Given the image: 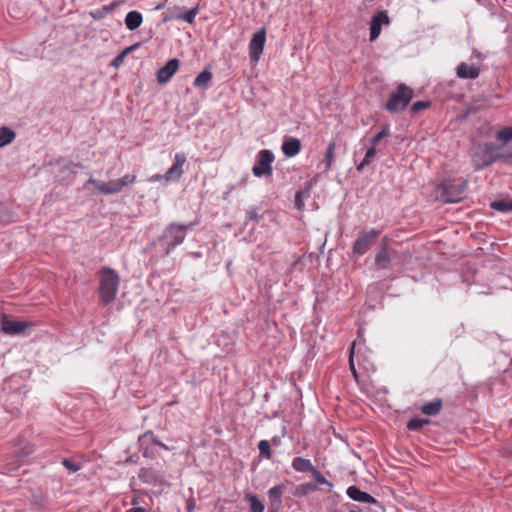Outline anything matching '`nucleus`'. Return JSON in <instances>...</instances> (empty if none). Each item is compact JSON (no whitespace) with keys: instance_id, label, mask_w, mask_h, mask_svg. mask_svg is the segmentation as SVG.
Returning a JSON list of instances; mask_svg holds the SVG:
<instances>
[{"instance_id":"obj_13","label":"nucleus","mask_w":512,"mask_h":512,"mask_svg":"<svg viewBox=\"0 0 512 512\" xmlns=\"http://www.w3.org/2000/svg\"><path fill=\"white\" fill-rule=\"evenodd\" d=\"M179 68V60L176 58L170 59L163 67L157 72V81L160 84L167 83Z\"/></svg>"},{"instance_id":"obj_55","label":"nucleus","mask_w":512,"mask_h":512,"mask_svg":"<svg viewBox=\"0 0 512 512\" xmlns=\"http://www.w3.org/2000/svg\"><path fill=\"white\" fill-rule=\"evenodd\" d=\"M349 512H361V510L358 507H354Z\"/></svg>"},{"instance_id":"obj_40","label":"nucleus","mask_w":512,"mask_h":512,"mask_svg":"<svg viewBox=\"0 0 512 512\" xmlns=\"http://www.w3.org/2000/svg\"><path fill=\"white\" fill-rule=\"evenodd\" d=\"M429 106H430V102L417 101V102L413 103L411 110H412V112H418L420 110H424V109L428 108Z\"/></svg>"},{"instance_id":"obj_42","label":"nucleus","mask_w":512,"mask_h":512,"mask_svg":"<svg viewBox=\"0 0 512 512\" xmlns=\"http://www.w3.org/2000/svg\"><path fill=\"white\" fill-rule=\"evenodd\" d=\"M246 215H247V219L250 221H257L260 218L256 209L247 210Z\"/></svg>"},{"instance_id":"obj_53","label":"nucleus","mask_w":512,"mask_h":512,"mask_svg":"<svg viewBox=\"0 0 512 512\" xmlns=\"http://www.w3.org/2000/svg\"><path fill=\"white\" fill-rule=\"evenodd\" d=\"M131 504H132V505H137V504H138V499L134 497V498L131 500Z\"/></svg>"},{"instance_id":"obj_43","label":"nucleus","mask_w":512,"mask_h":512,"mask_svg":"<svg viewBox=\"0 0 512 512\" xmlns=\"http://www.w3.org/2000/svg\"><path fill=\"white\" fill-rule=\"evenodd\" d=\"M295 206L298 210H302L304 203L302 201V192H297L295 196Z\"/></svg>"},{"instance_id":"obj_46","label":"nucleus","mask_w":512,"mask_h":512,"mask_svg":"<svg viewBox=\"0 0 512 512\" xmlns=\"http://www.w3.org/2000/svg\"><path fill=\"white\" fill-rule=\"evenodd\" d=\"M376 148L371 146L367 151H366V158H369V159H372L375 155H376Z\"/></svg>"},{"instance_id":"obj_14","label":"nucleus","mask_w":512,"mask_h":512,"mask_svg":"<svg viewBox=\"0 0 512 512\" xmlns=\"http://www.w3.org/2000/svg\"><path fill=\"white\" fill-rule=\"evenodd\" d=\"M346 494L353 501L361 503H377V500L367 492L361 491L357 486H349L346 490Z\"/></svg>"},{"instance_id":"obj_51","label":"nucleus","mask_w":512,"mask_h":512,"mask_svg":"<svg viewBox=\"0 0 512 512\" xmlns=\"http://www.w3.org/2000/svg\"><path fill=\"white\" fill-rule=\"evenodd\" d=\"M159 447H161V448H163V449H165V450H168V451H170V450H173V449H174V447H172V446H168V445H166V444H164V443H162V445H160Z\"/></svg>"},{"instance_id":"obj_38","label":"nucleus","mask_w":512,"mask_h":512,"mask_svg":"<svg viewBox=\"0 0 512 512\" xmlns=\"http://www.w3.org/2000/svg\"><path fill=\"white\" fill-rule=\"evenodd\" d=\"M316 489V485L313 483H305L298 487V495H303L308 493L309 491H313Z\"/></svg>"},{"instance_id":"obj_25","label":"nucleus","mask_w":512,"mask_h":512,"mask_svg":"<svg viewBox=\"0 0 512 512\" xmlns=\"http://www.w3.org/2000/svg\"><path fill=\"white\" fill-rule=\"evenodd\" d=\"M16 137V133L8 127H0V148L10 144Z\"/></svg>"},{"instance_id":"obj_30","label":"nucleus","mask_w":512,"mask_h":512,"mask_svg":"<svg viewBox=\"0 0 512 512\" xmlns=\"http://www.w3.org/2000/svg\"><path fill=\"white\" fill-rule=\"evenodd\" d=\"M258 449L260 451V456L261 457H264L266 459H270L271 458V456H272L271 446H270V442L268 440H261L258 443Z\"/></svg>"},{"instance_id":"obj_22","label":"nucleus","mask_w":512,"mask_h":512,"mask_svg":"<svg viewBox=\"0 0 512 512\" xmlns=\"http://www.w3.org/2000/svg\"><path fill=\"white\" fill-rule=\"evenodd\" d=\"M292 468L297 472H312L315 468L309 459L295 457L292 460Z\"/></svg>"},{"instance_id":"obj_16","label":"nucleus","mask_w":512,"mask_h":512,"mask_svg":"<svg viewBox=\"0 0 512 512\" xmlns=\"http://www.w3.org/2000/svg\"><path fill=\"white\" fill-rule=\"evenodd\" d=\"M138 478L144 483L158 485L163 483L162 475L152 468H141L138 472Z\"/></svg>"},{"instance_id":"obj_29","label":"nucleus","mask_w":512,"mask_h":512,"mask_svg":"<svg viewBox=\"0 0 512 512\" xmlns=\"http://www.w3.org/2000/svg\"><path fill=\"white\" fill-rule=\"evenodd\" d=\"M429 423L427 419L412 418L407 423V428L412 431H419L422 427Z\"/></svg>"},{"instance_id":"obj_49","label":"nucleus","mask_w":512,"mask_h":512,"mask_svg":"<svg viewBox=\"0 0 512 512\" xmlns=\"http://www.w3.org/2000/svg\"><path fill=\"white\" fill-rule=\"evenodd\" d=\"M126 512H146V510L142 507H133V508L127 509Z\"/></svg>"},{"instance_id":"obj_28","label":"nucleus","mask_w":512,"mask_h":512,"mask_svg":"<svg viewBox=\"0 0 512 512\" xmlns=\"http://www.w3.org/2000/svg\"><path fill=\"white\" fill-rule=\"evenodd\" d=\"M139 445H148L154 444L157 446L162 445V442L157 439L152 431H147L143 435H141L138 439Z\"/></svg>"},{"instance_id":"obj_24","label":"nucleus","mask_w":512,"mask_h":512,"mask_svg":"<svg viewBox=\"0 0 512 512\" xmlns=\"http://www.w3.org/2000/svg\"><path fill=\"white\" fill-rule=\"evenodd\" d=\"M212 73L208 69H204L197 77L194 79L193 85L196 88L206 89L208 87V83L212 80Z\"/></svg>"},{"instance_id":"obj_41","label":"nucleus","mask_w":512,"mask_h":512,"mask_svg":"<svg viewBox=\"0 0 512 512\" xmlns=\"http://www.w3.org/2000/svg\"><path fill=\"white\" fill-rule=\"evenodd\" d=\"M174 19H177V20H179V19H180L179 13H175L174 11H172L171 9H169V10L164 14L163 22H168V21H171V20H174Z\"/></svg>"},{"instance_id":"obj_47","label":"nucleus","mask_w":512,"mask_h":512,"mask_svg":"<svg viewBox=\"0 0 512 512\" xmlns=\"http://www.w3.org/2000/svg\"><path fill=\"white\" fill-rule=\"evenodd\" d=\"M108 13H105V6H103L101 9L97 10L95 14H93L94 18H101L107 15Z\"/></svg>"},{"instance_id":"obj_8","label":"nucleus","mask_w":512,"mask_h":512,"mask_svg":"<svg viewBox=\"0 0 512 512\" xmlns=\"http://www.w3.org/2000/svg\"><path fill=\"white\" fill-rule=\"evenodd\" d=\"M274 154L272 151L263 149L258 152L257 160L252 168L255 177H270L273 173L272 163L274 162Z\"/></svg>"},{"instance_id":"obj_6","label":"nucleus","mask_w":512,"mask_h":512,"mask_svg":"<svg viewBox=\"0 0 512 512\" xmlns=\"http://www.w3.org/2000/svg\"><path fill=\"white\" fill-rule=\"evenodd\" d=\"M193 226L192 223L180 225L176 223L169 224L162 235V239L167 244L166 254L168 255L177 245L181 244L186 236V232Z\"/></svg>"},{"instance_id":"obj_31","label":"nucleus","mask_w":512,"mask_h":512,"mask_svg":"<svg viewBox=\"0 0 512 512\" xmlns=\"http://www.w3.org/2000/svg\"><path fill=\"white\" fill-rule=\"evenodd\" d=\"M390 135V129L388 125H384L380 132H378L372 139L371 145L375 147L383 138Z\"/></svg>"},{"instance_id":"obj_7","label":"nucleus","mask_w":512,"mask_h":512,"mask_svg":"<svg viewBox=\"0 0 512 512\" xmlns=\"http://www.w3.org/2000/svg\"><path fill=\"white\" fill-rule=\"evenodd\" d=\"M380 233L381 230L377 228H372L369 231L364 232L360 236H358L352 245V255L356 257H361L365 253H367L377 241V238L380 235Z\"/></svg>"},{"instance_id":"obj_23","label":"nucleus","mask_w":512,"mask_h":512,"mask_svg":"<svg viewBox=\"0 0 512 512\" xmlns=\"http://www.w3.org/2000/svg\"><path fill=\"white\" fill-rule=\"evenodd\" d=\"M442 408L441 399H436L431 402H428L421 406V412L428 416H435L440 413Z\"/></svg>"},{"instance_id":"obj_17","label":"nucleus","mask_w":512,"mask_h":512,"mask_svg":"<svg viewBox=\"0 0 512 512\" xmlns=\"http://www.w3.org/2000/svg\"><path fill=\"white\" fill-rule=\"evenodd\" d=\"M286 487L283 484L275 485L268 490V498L270 501V507L278 510L282 505V495Z\"/></svg>"},{"instance_id":"obj_5","label":"nucleus","mask_w":512,"mask_h":512,"mask_svg":"<svg viewBox=\"0 0 512 512\" xmlns=\"http://www.w3.org/2000/svg\"><path fill=\"white\" fill-rule=\"evenodd\" d=\"M413 98V90L405 84H400L396 92L392 93L389 100L385 104L386 110L391 113L403 111L411 99Z\"/></svg>"},{"instance_id":"obj_12","label":"nucleus","mask_w":512,"mask_h":512,"mask_svg":"<svg viewBox=\"0 0 512 512\" xmlns=\"http://www.w3.org/2000/svg\"><path fill=\"white\" fill-rule=\"evenodd\" d=\"M186 162L184 153H177L174 158V164L164 174L166 181H178L183 175V165Z\"/></svg>"},{"instance_id":"obj_44","label":"nucleus","mask_w":512,"mask_h":512,"mask_svg":"<svg viewBox=\"0 0 512 512\" xmlns=\"http://www.w3.org/2000/svg\"><path fill=\"white\" fill-rule=\"evenodd\" d=\"M371 159L364 157V159L358 164L357 170L359 172L363 171V169L370 163Z\"/></svg>"},{"instance_id":"obj_48","label":"nucleus","mask_w":512,"mask_h":512,"mask_svg":"<svg viewBox=\"0 0 512 512\" xmlns=\"http://www.w3.org/2000/svg\"><path fill=\"white\" fill-rule=\"evenodd\" d=\"M161 179H164V175L156 174L150 177L151 182L160 181Z\"/></svg>"},{"instance_id":"obj_56","label":"nucleus","mask_w":512,"mask_h":512,"mask_svg":"<svg viewBox=\"0 0 512 512\" xmlns=\"http://www.w3.org/2000/svg\"><path fill=\"white\" fill-rule=\"evenodd\" d=\"M272 441H273L274 443H278V440H277L276 438H274Z\"/></svg>"},{"instance_id":"obj_35","label":"nucleus","mask_w":512,"mask_h":512,"mask_svg":"<svg viewBox=\"0 0 512 512\" xmlns=\"http://www.w3.org/2000/svg\"><path fill=\"white\" fill-rule=\"evenodd\" d=\"M316 483L318 484H323V485H327L328 488H329V491L331 490V488L333 487V484L328 481L318 470L317 468H314L313 471L311 472Z\"/></svg>"},{"instance_id":"obj_33","label":"nucleus","mask_w":512,"mask_h":512,"mask_svg":"<svg viewBox=\"0 0 512 512\" xmlns=\"http://www.w3.org/2000/svg\"><path fill=\"white\" fill-rule=\"evenodd\" d=\"M62 464L70 473H75L81 469V464L79 462H75L68 458H64L62 460Z\"/></svg>"},{"instance_id":"obj_1","label":"nucleus","mask_w":512,"mask_h":512,"mask_svg":"<svg viewBox=\"0 0 512 512\" xmlns=\"http://www.w3.org/2000/svg\"><path fill=\"white\" fill-rule=\"evenodd\" d=\"M119 283V275L115 270L109 267L100 270L99 298L102 305H108L115 300Z\"/></svg>"},{"instance_id":"obj_20","label":"nucleus","mask_w":512,"mask_h":512,"mask_svg":"<svg viewBox=\"0 0 512 512\" xmlns=\"http://www.w3.org/2000/svg\"><path fill=\"white\" fill-rule=\"evenodd\" d=\"M375 266L377 269H386L390 264V255L388 252V246L383 243L375 256Z\"/></svg>"},{"instance_id":"obj_4","label":"nucleus","mask_w":512,"mask_h":512,"mask_svg":"<svg viewBox=\"0 0 512 512\" xmlns=\"http://www.w3.org/2000/svg\"><path fill=\"white\" fill-rule=\"evenodd\" d=\"M466 190V181H447L439 188V198L445 203H458L466 197Z\"/></svg>"},{"instance_id":"obj_36","label":"nucleus","mask_w":512,"mask_h":512,"mask_svg":"<svg viewBox=\"0 0 512 512\" xmlns=\"http://www.w3.org/2000/svg\"><path fill=\"white\" fill-rule=\"evenodd\" d=\"M490 206L492 209L499 211V212H509L508 211V201H506V200L493 201Z\"/></svg>"},{"instance_id":"obj_9","label":"nucleus","mask_w":512,"mask_h":512,"mask_svg":"<svg viewBox=\"0 0 512 512\" xmlns=\"http://www.w3.org/2000/svg\"><path fill=\"white\" fill-rule=\"evenodd\" d=\"M266 41L265 29H261L254 33L249 43V57L252 61L257 62L263 53L264 45Z\"/></svg>"},{"instance_id":"obj_3","label":"nucleus","mask_w":512,"mask_h":512,"mask_svg":"<svg viewBox=\"0 0 512 512\" xmlns=\"http://www.w3.org/2000/svg\"><path fill=\"white\" fill-rule=\"evenodd\" d=\"M136 182L135 175H125L120 179L110 180L108 182L89 178L87 184H93L100 194L114 195L123 191L126 187Z\"/></svg>"},{"instance_id":"obj_15","label":"nucleus","mask_w":512,"mask_h":512,"mask_svg":"<svg viewBox=\"0 0 512 512\" xmlns=\"http://www.w3.org/2000/svg\"><path fill=\"white\" fill-rule=\"evenodd\" d=\"M480 74V68L475 65H469L465 62H461L456 69V75L461 79H476Z\"/></svg>"},{"instance_id":"obj_27","label":"nucleus","mask_w":512,"mask_h":512,"mask_svg":"<svg viewBox=\"0 0 512 512\" xmlns=\"http://www.w3.org/2000/svg\"><path fill=\"white\" fill-rule=\"evenodd\" d=\"M245 500H247L250 503V511L251 512H263L264 511V504L262 501L253 494H247L245 496Z\"/></svg>"},{"instance_id":"obj_37","label":"nucleus","mask_w":512,"mask_h":512,"mask_svg":"<svg viewBox=\"0 0 512 512\" xmlns=\"http://www.w3.org/2000/svg\"><path fill=\"white\" fill-rule=\"evenodd\" d=\"M501 161L509 162L512 161V145L504 147L501 150Z\"/></svg>"},{"instance_id":"obj_19","label":"nucleus","mask_w":512,"mask_h":512,"mask_svg":"<svg viewBox=\"0 0 512 512\" xmlns=\"http://www.w3.org/2000/svg\"><path fill=\"white\" fill-rule=\"evenodd\" d=\"M335 148V142L331 141L326 149L323 162L318 165V168L322 169L323 172L327 173L328 171L331 170L332 163L335 159Z\"/></svg>"},{"instance_id":"obj_21","label":"nucleus","mask_w":512,"mask_h":512,"mask_svg":"<svg viewBox=\"0 0 512 512\" xmlns=\"http://www.w3.org/2000/svg\"><path fill=\"white\" fill-rule=\"evenodd\" d=\"M143 17L138 11H130L125 17V25L128 30H136L142 24Z\"/></svg>"},{"instance_id":"obj_54","label":"nucleus","mask_w":512,"mask_h":512,"mask_svg":"<svg viewBox=\"0 0 512 512\" xmlns=\"http://www.w3.org/2000/svg\"><path fill=\"white\" fill-rule=\"evenodd\" d=\"M164 6H165V4H164V3H161V4H159V5H157V6H156V9H157V10L163 9V8H164Z\"/></svg>"},{"instance_id":"obj_52","label":"nucleus","mask_w":512,"mask_h":512,"mask_svg":"<svg viewBox=\"0 0 512 512\" xmlns=\"http://www.w3.org/2000/svg\"><path fill=\"white\" fill-rule=\"evenodd\" d=\"M508 211H512V199L508 200Z\"/></svg>"},{"instance_id":"obj_39","label":"nucleus","mask_w":512,"mask_h":512,"mask_svg":"<svg viewBox=\"0 0 512 512\" xmlns=\"http://www.w3.org/2000/svg\"><path fill=\"white\" fill-rule=\"evenodd\" d=\"M139 446H140V451L142 452V454L145 458L153 459L156 457V454L148 445H139Z\"/></svg>"},{"instance_id":"obj_11","label":"nucleus","mask_w":512,"mask_h":512,"mask_svg":"<svg viewBox=\"0 0 512 512\" xmlns=\"http://www.w3.org/2000/svg\"><path fill=\"white\" fill-rule=\"evenodd\" d=\"M29 324L22 321H14L6 315L1 318V330L6 335H19L23 333Z\"/></svg>"},{"instance_id":"obj_45","label":"nucleus","mask_w":512,"mask_h":512,"mask_svg":"<svg viewBox=\"0 0 512 512\" xmlns=\"http://www.w3.org/2000/svg\"><path fill=\"white\" fill-rule=\"evenodd\" d=\"M119 3L120 2H118V1H114V2L110 3L109 5H106L105 13H111L119 5Z\"/></svg>"},{"instance_id":"obj_32","label":"nucleus","mask_w":512,"mask_h":512,"mask_svg":"<svg viewBox=\"0 0 512 512\" xmlns=\"http://www.w3.org/2000/svg\"><path fill=\"white\" fill-rule=\"evenodd\" d=\"M198 11H199L198 6H196L192 9L188 10L184 14L179 13V16H180L179 20H184L187 23L192 24L194 22L196 15L198 14Z\"/></svg>"},{"instance_id":"obj_34","label":"nucleus","mask_w":512,"mask_h":512,"mask_svg":"<svg viewBox=\"0 0 512 512\" xmlns=\"http://www.w3.org/2000/svg\"><path fill=\"white\" fill-rule=\"evenodd\" d=\"M137 47V44L136 45H133V46H130V47H127L125 48L119 55H117L115 57V59L113 60V66L115 67H119L123 61H124V58L126 57V55L128 53H130L132 50H134L135 48Z\"/></svg>"},{"instance_id":"obj_2","label":"nucleus","mask_w":512,"mask_h":512,"mask_svg":"<svg viewBox=\"0 0 512 512\" xmlns=\"http://www.w3.org/2000/svg\"><path fill=\"white\" fill-rule=\"evenodd\" d=\"M503 146H497L492 142L481 143L476 146L472 154L473 165L476 170L490 166L491 164L501 161V150Z\"/></svg>"},{"instance_id":"obj_10","label":"nucleus","mask_w":512,"mask_h":512,"mask_svg":"<svg viewBox=\"0 0 512 512\" xmlns=\"http://www.w3.org/2000/svg\"><path fill=\"white\" fill-rule=\"evenodd\" d=\"M389 23H390V19H389L387 11H385V10L378 11L377 14L372 17L371 22H370L369 40L375 41L381 33L382 25H388Z\"/></svg>"},{"instance_id":"obj_26","label":"nucleus","mask_w":512,"mask_h":512,"mask_svg":"<svg viewBox=\"0 0 512 512\" xmlns=\"http://www.w3.org/2000/svg\"><path fill=\"white\" fill-rule=\"evenodd\" d=\"M495 138L498 142L501 143L498 146H503L504 148L505 145L512 140V127H505L499 130L496 133Z\"/></svg>"},{"instance_id":"obj_18","label":"nucleus","mask_w":512,"mask_h":512,"mask_svg":"<svg viewBox=\"0 0 512 512\" xmlns=\"http://www.w3.org/2000/svg\"><path fill=\"white\" fill-rule=\"evenodd\" d=\"M281 149L286 157H294L301 150V142L298 138H286L282 143Z\"/></svg>"},{"instance_id":"obj_50","label":"nucleus","mask_w":512,"mask_h":512,"mask_svg":"<svg viewBox=\"0 0 512 512\" xmlns=\"http://www.w3.org/2000/svg\"><path fill=\"white\" fill-rule=\"evenodd\" d=\"M352 353H353V349L351 350V355H350V367H351L353 373L356 375V371H355L354 364H353Z\"/></svg>"}]
</instances>
